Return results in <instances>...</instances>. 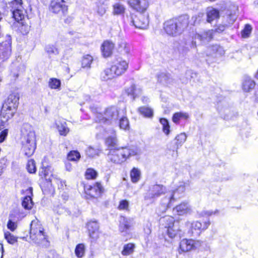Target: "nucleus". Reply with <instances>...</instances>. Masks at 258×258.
Wrapping results in <instances>:
<instances>
[{"label":"nucleus","mask_w":258,"mask_h":258,"mask_svg":"<svg viewBox=\"0 0 258 258\" xmlns=\"http://www.w3.org/2000/svg\"><path fill=\"white\" fill-rule=\"evenodd\" d=\"M141 153V150L137 147H123L111 149L107 154V157L111 162L120 164L130 157L139 155Z\"/></svg>","instance_id":"nucleus-1"},{"label":"nucleus","mask_w":258,"mask_h":258,"mask_svg":"<svg viewBox=\"0 0 258 258\" xmlns=\"http://www.w3.org/2000/svg\"><path fill=\"white\" fill-rule=\"evenodd\" d=\"M189 17L182 15L176 19H170L164 23V29L169 35L176 36L181 34L187 27Z\"/></svg>","instance_id":"nucleus-2"},{"label":"nucleus","mask_w":258,"mask_h":258,"mask_svg":"<svg viewBox=\"0 0 258 258\" xmlns=\"http://www.w3.org/2000/svg\"><path fill=\"white\" fill-rule=\"evenodd\" d=\"M19 96L17 93H13L9 95L3 104L1 111V116L3 121H7L13 117L16 112Z\"/></svg>","instance_id":"nucleus-3"},{"label":"nucleus","mask_w":258,"mask_h":258,"mask_svg":"<svg viewBox=\"0 0 258 258\" xmlns=\"http://www.w3.org/2000/svg\"><path fill=\"white\" fill-rule=\"evenodd\" d=\"M186 184L184 182H179L174 190L167 192L161 199L160 206L162 212H165L177 199L182 196L185 191Z\"/></svg>","instance_id":"nucleus-4"},{"label":"nucleus","mask_w":258,"mask_h":258,"mask_svg":"<svg viewBox=\"0 0 258 258\" xmlns=\"http://www.w3.org/2000/svg\"><path fill=\"white\" fill-rule=\"evenodd\" d=\"M30 238L35 243L47 245L48 242L47 236L44 228L37 219L31 221L30 228Z\"/></svg>","instance_id":"nucleus-5"},{"label":"nucleus","mask_w":258,"mask_h":258,"mask_svg":"<svg viewBox=\"0 0 258 258\" xmlns=\"http://www.w3.org/2000/svg\"><path fill=\"white\" fill-rule=\"evenodd\" d=\"M121 114L120 110L116 106H111L105 110L104 113H97L95 114L96 121L100 123L111 124L117 120Z\"/></svg>","instance_id":"nucleus-6"},{"label":"nucleus","mask_w":258,"mask_h":258,"mask_svg":"<svg viewBox=\"0 0 258 258\" xmlns=\"http://www.w3.org/2000/svg\"><path fill=\"white\" fill-rule=\"evenodd\" d=\"M203 245V242L200 240L183 238L180 240L179 244L178 252L181 254L200 248Z\"/></svg>","instance_id":"nucleus-7"},{"label":"nucleus","mask_w":258,"mask_h":258,"mask_svg":"<svg viewBox=\"0 0 258 258\" xmlns=\"http://www.w3.org/2000/svg\"><path fill=\"white\" fill-rule=\"evenodd\" d=\"M39 174L41 178H45L46 180L49 181L52 184H57L58 188H63L64 186H66L64 181L56 178L51 174L49 167H42L39 170Z\"/></svg>","instance_id":"nucleus-8"},{"label":"nucleus","mask_w":258,"mask_h":258,"mask_svg":"<svg viewBox=\"0 0 258 258\" xmlns=\"http://www.w3.org/2000/svg\"><path fill=\"white\" fill-rule=\"evenodd\" d=\"M166 187L163 185L155 184L150 186L149 189L144 196V199L154 202L155 199L160 197L162 194L165 193Z\"/></svg>","instance_id":"nucleus-9"},{"label":"nucleus","mask_w":258,"mask_h":258,"mask_svg":"<svg viewBox=\"0 0 258 258\" xmlns=\"http://www.w3.org/2000/svg\"><path fill=\"white\" fill-rule=\"evenodd\" d=\"M22 144L36 143L35 134L32 126L28 123L24 124L21 129Z\"/></svg>","instance_id":"nucleus-10"},{"label":"nucleus","mask_w":258,"mask_h":258,"mask_svg":"<svg viewBox=\"0 0 258 258\" xmlns=\"http://www.w3.org/2000/svg\"><path fill=\"white\" fill-rule=\"evenodd\" d=\"M189 231L191 236L199 235L202 230L207 229L210 224V222L208 220L205 221L203 224L198 221H194L189 223Z\"/></svg>","instance_id":"nucleus-11"},{"label":"nucleus","mask_w":258,"mask_h":258,"mask_svg":"<svg viewBox=\"0 0 258 258\" xmlns=\"http://www.w3.org/2000/svg\"><path fill=\"white\" fill-rule=\"evenodd\" d=\"M127 3L131 8L140 13H144L149 5L147 0H127Z\"/></svg>","instance_id":"nucleus-12"},{"label":"nucleus","mask_w":258,"mask_h":258,"mask_svg":"<svg viewBox=\"0 0 258 258\" xmlns=\"http://www.w3.org/2000/svg\"><path fill=\"white\" fill-rule=\"evenodd\" d=\"M114 73L116 74L117 76H120L124 74L127 70L128 66V62L123 60L122 58H117L111 66Z\"/></svg>","instance_id":"nucleus-13"},{"label":"nucleus","mask_w":258,"mask_h":258,"mask_svg":"<svg viewBox=\"0 0 258 258\" xmlns=\"http://www.w3.org/2000/svg\"><path fill=\"white\" fill-rule=\"evenodd\" d=\"M12 3L16 6V9L12 12L13 17L16 22L19 23L24 19L26 13L25 11L21 9L22 0H13Z\"/></svg>","instance_id":"nucleus-14"},{"label":"nucleus","mask_w":258,"mask_h":258,"mask_svg":"<svg viewBox=\"0 0 258 258\" xmlns=\"http://www.w3.org/2000/svg\"><path fill=\"white\" fill-rule=\"evenodd\" d=\"M131 23L139 29H147L149 25L148 16L140 14L135 18H131Z\"/></svg>","instance_id":"nucleus-15"},{"label":"nucleus","mask_w":258,"mask_h":258,"mask_svg":"<svg viewBox=\"0 0 258 258\" xmlns=\"http://www.w3.org/2000/svg\"><path fill=\"white\" fill-rule=\"evenodd\" d=\"M84 190L86 194L92 198H98L100 197L103 191L102 185L96 182L93 186L85 185Z\"/></svg>","instance_id":"nucleus-16"},{"label":"nucleus","mask_w":258,"mask_h":258,"mask_svg":"<svg viewBox=\"0 0 258 258\" xmlns=\"http://www.w3.org/2000/svg\"><path fill=\"white\" fill-rule=\"evenodd\" d=\"M214 33V30H209L200 34L196 33L195 36L192 37V40L191 42V47H196V42L195 40L198 39L201 41H208L212 39L213 35Z\"/></svg>","instance_id":"nucleus-17"},{"label":"nucleus","mask_w":258,"mask_h":258,"mask_svg":"<svg viewBox=\"0 0 258 258\" xmlns=\"http://www.w3.org/2000/svg\"><path fill=\"white\" fill-rule=\"evenodd\" d=\"M50 10L54 13L62 11L63 13L67 11V6L63 0H52L50 5Z\"/></svg>","instance_id":"nucleus-18"},{"label":"nucleus","mask_w":258,"mask_h":258,"mask_svg":"<svg viewBox=\"0 0 258 258\" xmlns=\"http://www.w3.org/2000/svg\"><path fill=\"white\" fill-rule=\"evenodd\" d=\"M163 220L169 222L167 226H165L166 228H167V233L169 237L171 238L175 237L177 234L178 229L175 228V226L174 224V218L170 216H167L164 217Z\"/></svg>","instance_id":"nucleus-19"},{"label":"nucleus","mask_w":258,"mask_h":258,"mask_svg":"<svg viewBox=\"0 0 258 258\" xmlns=\"http://www.w3.org/2000/svg\"><path fill=\"white\" fill-rule=\"evenodd\" d=\"M89 236L93 240H96L99 236V224L96 221H89L87 224Z\"/></svg>","instance_id":"nucleus-20"},{"label":"nucleus","mask_w":258,"mask_h":258,"mask_svg":"<svg viewBox=\"0 0 258 258\" xmlns=\"http://www.w3.org/2000/svg\"><path fill=\"white\" fill-rule=\"evenodd\" d=\"M114 47V44L110 40H106L103 42L101 46V50L103 56L104 57L110 56Z\"/></svg>","instance_id":"nucleus-21"},{"label":"nucleus","mask_w":258,"mask_h":258,"mask_svg":"<svg viewBox=\"0 0 258 258\" xmlns=\"http://www.w3.org/2000/svg\"><path fill=\"white\" fill-rule=\"evenodd\" d=\"M11 40H9L0 44V54L4 58H8L11 54Z\"/></svg>","instance_id":"nucleus-22"},{"label":"nucleus","mask_w":258,"mask_h":258,"mask_svg":"<svg viewBox=\"0 0 258 258\" xmlns=\"http://www.w3.org/2000/svg\"><path fill=\"white\" fill-rule=\"evenodd\" d=\"M225 53V50L223 48L218 45H213L208 47L207 50V55L217 56H221Z\"/></svg>","instance_id":"nucleus-23"},{"label":"nucleus","mask_w":258,"mask_h":258,"mask_svg":"<svg viewBox=\"0 0 258 258\" xmlns=\"http://www.w3.org/2000/svg\"><path fill=\"white\" fill-rule=\"evenodd\" d=\"M116 76L112 66L110 68H107L104 69L100 74V79L103 81H106L113 79Z\"/></svg>","instance_id":"nucleus-24"},{"label":"nucleus","mask_w":258,"mask_h":258,"mask_svg":"<svg viewBox=\"0 0 258 258\" xmlns=\"http://www.w3.org/2000/svg\"><path fill=\"white\" fill-rule=\"evenodd\" d=\"M132 220L124 216H121L119 218V230L121 232H125L131 226Z\"/></svg>","instance_id":"nucleus-25"},{"label":"nucleus","mask_w":258,"mask_h":258,"mask_svg":"<svg viewBox=\"0 0 258 258\" xmlns=\"http://www.w3.org/2000/svg\"><path fill=\"white\" fill-rule=\"evenodd\" d=\"M55 124L60 135L66 136L69 133L70 130L65 121L61 120H57L55 122Z\"/></svg>","instance_id":"nucleus-26"},{"label":"nucleus","mask_w":258,"mask_h":258,"mask_svg":"<svg viewBox=\"0 0 258 258\" xmlns=\"http://www.w3.org/2000/svg\"><path fill=\"white\" fill-rule=\"evenodd\" d=\"M117 139L114 131H112V135L108 136L106 138L105 144L106 147L109 149L116 148V146L117 145Z\"/></svg>","instance_id":"nucleus-27"},{"label":"nucleus","mask_w":258,"mask_h":258,"mask_svg":"<svg viewBox=\"0 0 258 258\" xmlns=\"http://www.w3.org/2000/svg\"><path fill=\"white\" fill-rule=\"evenodd\" d=\"M22 149L25 155L27 156H30L33 154L36 149V143H31V144H22Z\"/></svg>","instance_id":"nucleus-28"},{"label":"nucleus","mask_w":258,"mask_h":258,"mask_svg":"<svg viewBox=\"0 0 258 258\" xmlns=\"http://www.w3.org/2000/svg\"><path fill=\"white\" fill-rule=\"evenodd\" d=\"M190 211L187 203H183L173 208V212L178 215H182L187 213Z\"/></svg>","instance_id":"nucleus-29"},{"label":"nucleus","mask_w":258,"mask_h":258,"mask_svg":"<svg viewBox=\"0 0 258 258\" xmlns=\"http://www.w3.org/2000/svg\"><path fill=\"white\" fill-rule=\"evenodd\" d=\"M118 51L123 54H128L130 51V45L126 43L125 40L120 39L117 42Z\"/></svg>","instance_id":"nucleus-30"},{"label":"nucleus","mask_w":258,"mask_h":258,"mask_svg":"<svg viewBox=\"0 0 258 258\" xmlns=\"http://www.w3.org/2000/svg\"><path fill=\"white\" fill-rule=\"evenodd\" d=\"M140 114L146 118H152L154 115L153 110L148 106H142L138 109Z\"/></svg>","instance_id":"nucleus-31"},{"label":"nucleus","mask_w":258,"mask_h":258,"mask_svg":"<svg viewBox=\"0 0 258 258\" xmlns=\"http://www.w3.org/2000/svg\"><path fill=\"white\" fill-rule=\"evenodd\" d=\"M219 18V12L215 9H209L207 12V21L211 23L212 21Z\"/></svg>","instance_id":"nucleus-32"},{"label":"nucleus","mask_w":258,"mask_h":258,"mask_svg":"<svg viewBox=\"0 0 258 258\" xmlns=\"http://www.w3.org/2000/svg\"><path fill=\"white\" fill-rule=\"evenodd\" d=\"M125 113L124 108L121 109V114L119 119V127L120 128L126 130L129 128V121L126 117L124 116Z\"/></svg>","instance_id":"nucleus-33"},{"label":"nucleus","mask_w":258,"mask_h":258,"mask_svg":"<svg viewBox=\"0 0 258 258\" xmlns=\"http://www.w3.org/2000/svg\"><path fill=\"white\" fill-rule=\"evenodd\" d=\"M112 9V14L114 15H121L124 14L125 8L123 5L116 3L113 5Z\"/></svg>","instance_id":"nucleus-34"},{"label":"nucleus","mask_w":258,"mask_h":258,"mask_svg":"<svg viewBox=\"0 0 258 258\" xmlns=\"http://www.w3.org/2000/svg\"><path fill=\"white\" fill-rule=\"evenodd\" d=\"M187 136L184 133H181L177 135L175 138V145L176 146V151L177 152V150L181 147L184 143L186 141Z\"/></svg>","instance_id":"nucleus-35"},{"label":"nucleus","mask_w":258,"mask_h":258,"mask_svg":"<svg viewBox=\"0 0 258 258\" xmlns=\"http://www.w3.org/2000/svg\"><path fill=\"white\" fill-rule=\"evenodd\" d=\"M255 83L251 79L246 78L243 83V89L245 92L251 91L255 87Z\"/></svg>","instance_id":"nucleus-36"},{"label":"nucleus","mask_w":258,"mask_h":258,"mask_svg":"<svg viewBox=\"0 0 258 258\" xmlns=\"http://www.w3.org/2000/svg\"><path fill=\"white\" fill-rule=\"evenodd\" d=\"M141 176V171L137 168L134 167L130 172L131 181L133 183H137L140 179Z\"/></svg>","instance_id":"nucleus-37"},{"label":"nucleus","mask_w":258,"mask_h":258,"mask_svg":"<svg viewBox=\"0 0 258 258\" xmlns=\"http://www.w3.org/2000/svg\"><path fill=\"white\" fill-rule=\"evenodd\" d=\"M48 87L51 89H54L59 91L61 89V81L60 80L52 78L49 79L48 82Z\"/></svg>","instance_id":"nucleus-38"},{"label":"nucleus","mask_w":258,"mask_h":258,"mask_svg":"<svg viewBox=\"0 0 258 258\" xmlns=\"http://www.w3.org/2000/svg\"><path fill=\"white\" fill-rule=\"evenodd\" d=\"M93 60V58L91 55L89 54L84 55L82 60V68L90 69Z\"/></svg>","instance_id":"nucleus-39"},{"label":"nucleus","mask_w":258,"mask_h":258,"mask_svg":"<svg viewBox=\"0 0 258 258\" xmlns=\"http://www.w3.org/2000/svg\"><path fill=\"white\" fill-rule=\"evenodd\" d=\"M135 247V244L132 243L125 244L123 246V249L121 251V254L123 255H128L133 253Z\"/></svg>","instance_id":"nucleus-40"},{"label":"nucleus","mask_w":258,"mask_h":258,"mask_svg":"<svg viewBox=\"0 0 258 258\" xmlns=\"http://www.w3.org/2000/svg\"><path fill=\"white\" fill-rule=\"evenodd\" d=\"M33 201L30 196H26L22 200V205L26 210H30L33 207Z\"/></svg>","instance_id":"nucleus-41"},{"label":"nucleus","mask_w":258,"mask_h":258,"mask_svg":"<svg viewBox=\"0 0 258 258\" xmlns=\"http://www.w3.org/2000/svg\"><path fill=\"white\" fill-rule=\"evenodd\" d=\"M188 117V115L185 112H176L174 113L172 117V121L175 123H178L179 121L181 119H187Z\"/></svg>","instance_id":"nucleus-42"},{"label":"nucleus","mask_w":258,"mask_h":258,"mask_svg":"<svg viewBox=\"0 0 258 258\" xmlns=\"http://www.w3.org/2000/svg\"><path fill=\"white\" fill-rule=\"evenodd\" d=\"M160 122L162 125V131L163 133L165 135H168L170 131V125L168 120L166 118H162L160 119Z\"/></svg>","instance_id":"nucleus-43"},{"label":"nucleus","mask_w":258,"mask_h":258,"mask_svg":"<svg viewBox=\"0 0 258 258\" xmlns=\"http://www.w3.org/2000/svg\"><path fill=\"white\" fill-rule=\"evenodd\" d=\"M160 122L162 125V131L163 133L165 135H168L170 131V125L168 120L166 118H162L160 119Z\"/></svg>","instance_id":"nucleus-44"},{"label":"nucleus","mask_w":258,"mask_h":258,"mask_svg":"<svg viewBox=\"0 0 258 258\" xmlns=\"http://www.w3.org/2000/svg\"><path fill=\"white\" fill-rule=\"evenodd\" d=\"M170 75L169 74L161 73L157 76L158 81L161 83L168 84L170 83Z\"/></svg>","instance_id":"nucleus-45"},{"label":"nucleus","mask_w":258,"mask_h":258,"mask_svg":"<svg viewBox=\"0 0 258 258\" xmlns=\"http://www.w3.org/2000/svg\"><path fill=\"white\" fill-rule=\"evenodd\" d=\"M4 236L7 242L11 244H14L18 241V237L15 236L9 231L5 232Z\"/></svg>","instance_id":"nucleus-46"},{"label":"nucleus","mask_w":258,"mask_h":258,"mask_svg":"<svg viewBox=\"0 0 258 258\" xmlns=\"http://www.w3.org/2000/svg\"><path fill=\"white\" fill-rule=\"evenodd\" d=\"M97 175V172L93 168L87 169L85 172V177L87 179H94Z\"/></svg>","instance_id":"nucleus-47"},{"label":"nucleus","mask_w":258,"mask_h":258,"mask_svg":"<svg viewBox=\"0 0 258 258\" xmlns=\"http://www.w3.org/2000/svg\"><path fill=\"white\" fill-rule=\"evenodd\" d=\"M100 151L98 149L92 148V147H88L86 150V155L90 157H94L98 156Z\"/></svg>","instance_id":"nucleus-48"},{"label":"nucleus","mask_w":258,"mask_h":258,"mask_svg":"<svg viewBox=\"0 0 258 258\" xmlns=\"http://www.w3.org/2000/svg\"><path fill=\"white\" fill-rule=\"evenodd\" d=\"M85 252V246L83 244H79L77 245L75 249L76 255L78 257H82Z\"/></svg>","instance_id":"nucleus-49"},{"label":"nucleus","mask_w":258,"mask_h":258,"mask_svg":"<svg viewBox=\"0 0 258 258\" xmlns=\"http://www.w3.org/2000/svg\"><path fill=\"white\" fill-rule=\"evenodd\" d=\"M252 27L249 24H246L244 29L241 31V36L243 38H247L249 37L252 31Z\"/></svg>","instance_id":"nucleus-50"},{"label":"nucleus","mask_w":258,"mask_h":258,"mask_svg":"<svg viewBox=\"0 0 258 258\" xmlns=\"http://www.w3.org/2000/svg\"><path fill=\"white\" fill-rule=\"evenodd\" d=\"M80 157L79 152L77 151H71L68 155V160L70 161H77L80 159Z\"/></svg>","instance_id":"nucleus-51"},{"label":"nucleus","mask_w":258,"mask_h":258,"mask_svg":"<svg viewBox=\"0 0 258 258\" xmlns=\"http://www.w3.org/2000/svg\"><path fill=\"white\" fill-rule=\"evenodd\" d=\"M27 169L30 173H35L36 171L35 161L33 160H29L27 164Z\"/></svg>","instance_id":"nucleus-52"},{"label":"nucleus","mask_w":258,"mask_h":258,"mask_svg":"<svg viewBox=\"0 0 258 258\" xmlns=\"http://www.w3.org/2000/svg\"><path fill=\"white\" fill-rule=\"evenodd\" d=\"M118 209L119 210L129 211V202L126 200H122L119 202Z\"/></svg>","instance_id":"nucleus-53"},{"label":"nucleus","mask_w":258,"mask_h":258,"mask_svg":"<svg viewBox=\"0 0 258 258\" xmlns=\"http://www.w3.org/2000/svg\"><path fill=\"white\" fill-rule=\"evenodd\" d=\"M46 50L49 54H58L59 53L57 48L53 45H48L46 47Z\"/></svg>","instance_id":"nucleus-54"},{"label":"nucleus","mask_w":258,"mask_h":258,"mask_svg":"<svg viewBox=\"0 0 258 258\" xmlns=\"http://www.w3.org/2000/svg\"><path fill=\"white\" fill-rule=\"evenodd\" d=\"M204 14L203 13H199L198 15L193 16L191 18L192 21H194L193 24L196 25L199 23L204 17Z\"/></svg>","instance_id":"nucleus-55"},{"label":"nucleus","mask_w":258,"mask_h":258,"mask_svg":"<svg viewBox=\"0 0 258 258\" xmlns=\"http://www.w3.org/2000/svg\"><path fill=\"white\" fill-rule=\"evenodd\" d=\"M135 87L136 86L135 85H132L130 87L125 89V92L126 94L128 96H131L133 99L135 94H136V93L135 92Z\"/></svg>","instance_id":"nucleus-56"},{"label":"nucleus","mask_w":258,"mask_h":258,"mask_svg":"<svg viewBox=\"0 0 258 258\" xmlns=\"http://www.w3.org/2000/svg\"><path fill=\"white\" fill-rule=\"evenodd\" d=\"M8 135V130L4 129L0 132V143L4 142Z\"/></svg>","instance_id":"nucleus-57"},{"label":"nucleus","mask_w":258,"mask_h":258,"mask_svg":"<svg viewBox=\"0 0 258 258\" xmlns=\"http://www.w3.org/2000/svg\"><path fill=\"white\" fill-rule=\"evenodd\" d=\"M17 227V223L15 222L12 221V220H9L7 223L8 228L12 231H14Z\"/></svg>","instance_id":"nucleus-58"},{"label":"nucleus","mask_w":258,"mask_h":258,"mask_svg":"<svg viewBox=\"0 0 258 258\" xmlns=\"http://www.w3.org/2000/svg\"><path fill=\"white\" fill-rule=\"evenodd\" d=\"M218 212L217 210L215 211L214 212L212 211H202L199 214L200 217H204V216H210L213 214H215Z\"/></svg>","instance_id":"nucleus-59"},{"label":"nucleus","mask_w":258,"mask_h":258,"mask_svg":"<svg viewBox=\"0 0 258 258\" xmlns=\"http://www.w3.org/2000/svg\"><path fill=\"white\" fill-rule=\"evenodd\" d=\"M225 29V26L223 25H220L218 26L217 28H216L214 32H218V33H221L224 31Z\"/></svg>","instance_id":"nucleus-60"},{"label":"nucleus","mask_w":258,"mask_h":258,"mask_svg":"<svg viewBox=\"0 0 258 258\" xmlns=\"http://www.w3.org/2000/svg\"><path fill=\"white\" fill-rule=\"evenodd\" d=\"M142 90L139 88H137L136 86L135 87V92L136 93V94H135L134 99L138 97L139 95H140L141 94Z\"/></svg>","instance_id":"nucleus-61"},{"label":"nucleus","mask_w":258,"mask_h":258,"mask_svg":"<svg viewBox=\"0 0 258 258\" xmlns=\"http://www.w3.org/2000/svg\"><path fill=\"white\" fill-rule=\"evenodd\" d=\"M97 12L100 16H102L105 13L106 10L104 8H99Z\"/></svg>","instance_id":"nucleus-62"},{"label":"nucleus","mask_w":258,"mask_h":258,"mask_svg":"<svg viewBox=\"0 0 258 258\" xmlns=\"http://www.w3.org/2000/svg\"><path fill=\"white\" fill-rule=\"evenodd\" d=\"M5 167V163L2 160L0 161V175L3 172V169Z\"/></svg>","instance_id":"nucleus-63"},{"label":"nucleus","mask_w":258,"mask_h":258,"mask_svg":"<svg viewBox=\"0 0 258 258\" xmlns=\"http://www.w3.org/2000/svg\"><path fill=\"white\" fill-rule=\"evenodd\" d=\"M66 169L69 171H70L72 170V165L70 163H67L66 164Z\"/></svg>","instance_id":"nucleus-64"}]
</instances>
